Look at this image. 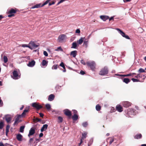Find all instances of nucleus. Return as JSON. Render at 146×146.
Masks as SVG:
<instances>
[{"label": "nucleus", "instance_id": "nucleus-1", "mask_svg": "<svg viewBox=\"0 0 146 146\" xmlns=\"http://www.w3.org/2000/svg\"><path fill=\"white\" fill-rule=\"evenodd\" d=\"M136 111L134 109L131 108L128 110L126 115L127 117H131V115H136Z\"/></svg>", "mask_w": 146, "mask_h": 146}, {"label": "nucleus", "instance_id": "nucleus-2", "mask_svg": "<svg viewBox=\"0 0 146 146\" xmlns=\"http://www.w3.org/2000/svg\"><path fill=\"white\" fill-rule=\"evenodd\" d=\"M86 64L88 66L90 67L92 70H94L95 68L96 64L94 61L88 62Z\"/></svg>", "mask_w": 146, "mask_h": 146}, {"label": "nucleus", "instance_id": "nucleus-3", "mask_svg": "<svg viewBox=\"0 0 146 146\" xmlns=\"http://www.w3.org/2000/svg\"><path fill=\"white\" fill-rule=\"evenodd\" d=\"M108 70L107 67H105L103 68L102 69L100 72L99 74L101 75H104L107 74Z\"/></svg>", "mask_w": 146, "mask_h": 146}, {"label": "nucleus", "instance_id": "nucleus-4", "mask_svg": "<svg viewBox=\"0 0 146 146\" xmlns=\"http://www.w3.org/2000/svg\"><path fill=\"white\" fill-rule=\"evenodd\" d=\"M66 37V35L64 34H62L60 35L59 36L58 38V42H64Z\"/></svg>", "mask_w": 146, "mask_h": 146}, {"label": "nucleus", "instance_id": "nucleus-5", "mask_svg": "<svg viewBox=\"0 0 146 146\" xmlns=\"http://www.w3.org/2000/svg\"><path fill=\"white\" fill-rule=\"evenodd\" d=\"M13 79L17 80L20 78V76L18 75V73L17 71L14 70L13 72Z\"/></svg>", "mask_w": 146, "mask_h": 146}, {"label": "nucleus", "instance_id": "nucleus-6", "mask_svg": "<svg viewBox=\"0 0 146 146\" xmlns=\"http://www.w3.org/2000/svg\"><path fill=\"white\" fill-rule=\"evenodd\" d=\"M32 105L33 107L35 108L38 110L42 108V106L40 105H39L38 103H37L36 102L33 103Z\"/></svg>", "mask_w": 146, "mask_h": 146}, {"label": "nucleus", "instance_id": "nucleus-7", "mask_svg": "<svg viewBox=\"0 0 146 146\" xmlns=\"http://www.w3.org/2000/svg\"><path fill=\"white\" fill-rule=\"evenodd\" d=\"M16 118L15 121L13 124L14 125H15L17 123L19 122V119L22 117H23L21 115H17L15 117Z\"/></svg>", "mask_w": 146, "mask_h": 146}, {"label": "nucleus", "instance_id": "nucleus-8", "mask_svg": "<svg viewBox=\"0 0 146 146\" xmlns=\"http://www.w3.org/2000/svg\"><path fill=\"white\" fill-rule=\"evenodd\" d=\"M16 12V11L14 9H12L8 11V13L10 14L8 15V17H11L14 16L13 13H15Z\"/></svg>", "mask_w": 146, "mask_h": 146}, {"label": "nucleus", "instance_id": "nucleus-9", "mask_svg": "<svg viewBox=\"0 0 146 146\" xmlns=\"http://www.w3.org/2000/svg\"><path fill=\"white\" fill-rule=\"evenodd\" d=\"M64 114L67 116H70L72 115L71 111L68 109H66L64 110Z\"/></svg>", "mask_w": 146, "mask_h": 146}, {"label": "nucleus", "instance_id": "nucleus-10", "mask_svg": "<svg viewBox=\"0 0 146 146\" xmlns=\"http://www.w3.org/2000/svg\"><path fill=\"white\" fill-rule=\"evenodd\" d=\"M5 120L8 123H9L11 120V115H7L5 116Z\"/></svg>", "mask_w": 146, "mask_h": 146}, {"label": "nucleus", "instance_id": "nucleus-11", "mask_svg": "<svg viewBox=\"0 0 146 146\" xmlns=\"http://www.w3.org/2000/svg\"><path fill=\"white\" fill-rule=\"evenodd\" d=\"M123 106L125 108H127L130 106L131 103L125 101L122 103Z\"/></svg>", "mask_w": 146, "mask_h": 146}, {"label": "nucleus", "instance_id": "nucleus-12", "mask_svg": "<svg viewBox=\"0 0 146 146\" xmlns=\"http://www.w3.org/2000/svg\"><path fill=\"white\" fill-rule=\"evenodd\" d=\"M35 130L34 128H31L29 133L28 135V136L30 137V136L33 135L35 133Z\"/></svg>", "mask_w": 146, "mask_h": 146}, {"label": "nucleus", "instance_id": "nucleus-13", "mask_svg": "<svg viewBox=\"0 0 146 146\" xmlns=\"http://www.w3.org/2000/svg\"><path fill=\"white\" fill-rule=\"evenodd\" d=\"M29 44L31 45L33 48V49L36 48L38 46V45H37L35 44V43L33 41H31L29 43Z\"/></svg>", "mask_w": 146, "mask_h": 146}, {"label": "nucleus", "instance_id": "nucleus-14", "mask_svg": "<svg viewBox=\"0 0 146 146\" xmlns=\"http://www.w3.org/2000/svg\"><path fill=\"white\" fill-rule=\"evenodd\" d=\"M35 61L34 60H33L31 62H30L27 64V66L30 67H33L35 65Z\"/></svg>", "mask_w": 146, "mask_h": 146}, {"label": "nucleus", "instance_id": "nucleus-15", "mask_svg": "<svg viewBox=\"0 0 146 146\" xmlns=\"http://www.w3.org/2000/svg\"><path fill=\"white\" fill-rule=\"evenodd\" d=\"M29 111V108L25 109L23 111L22 113L21 114V115L23 117H25L26 115V113L28 112Z\"/></svg>", "mask_w": 146, "mask_h": 146}, {"label": "nucleus", "instance_id": "nucleus-16", "mask_svg": "<svg viewBox=\"0 0 146 146\" xmlns=\"http://www.w3.org/2000/svg\"><path fill=\"white\" fill-rule=\"evenodd\" d=\"M100 18L104 21H105L109 18V17L106 15H101Z\"/></svg>", "mask_w": 146, "mask_h": 146}, {"label": "nucleus", "instance_id": "nucleus-17", "mask_svg": "<svg viewBox=\"0 0 146 146\" xmlns=\"http://www.w3.org/2000/svg\"><path fill=\"white\" fill-rule=\"evenodd\" d=\"M116 108V110L120 112H122L123 110L122 108L120 105H117Z\"/></svg>", "mask_w": 146, "mask_h": 146}, {"label": "nucleus", "instance_id": "nucleus-18", "mask_svg": "<svg viewBox=\"0 0 146 146\" xmlns=\"http://www.w3.org/2000/svg\"><path fill=\"white\" fill-rule=\"evenodd\" d=\"M48 127V125L46 124L44 125L40 129V131L41 132H43L44 131H45L47 129Z\"/></svg>", "mask_w": 146, "mask_h": 146}, {"label": "nucleus", "instance_id": "nucleus-19", "mask_svg": "<svg viewBox=\"0 0 146 146\" xmlns=\"http://www.w3.org/2000/svg\"><path fill=\"white\" fill-rule=\"evenodd\" d=\"M54 96L53 94H51L49 96L48 98V100L49 101H51L54 100Z\"/></svg>", "mask_w": 146, "mask_h": 146}, {"label": "nucleus", "instance_id": "nucleus-20", "mask_svg": "<svg viewBox=\"0 0 146 146\" xmlns=\"http://www.w3.org/2000/svg\"><path fill=\"white\" fill-rule=\"evenodd\" d=\"M77 51L76 50H74L71 52L70 54L73 57H75L77 55Z\"/></svg>", "mask_w": 146, "mask_h": 146}, {"label": "nucleus", "instance_id": "nucleus-21", "mask_svg": "<svg viewBox=\"0 0 146 146\" xmlns=\"http://www.w3.org/2000/svg\"><path fill=\"white\" fill-rule=\"evenodd\" d=\"M142 135L141 134H136L134 136V137L135 139H138L141 138Z\"/></svg>", "mask_w": 146, "mask_h": 146}, {"label": "nucleus", "instance_id": "nucleus-22", "mask_svg": "<svg viewBox=\"0 0 146 146\" xmlns=\"http://www.w3.org/2000/svg\"><path fill=\"white\" fill-rule=\"evenodd\" d=\"M116 29L118 31L119 33H120L123 37H124L125 35V33L120 29Z\"/></svg>", "mask_w": 146, "mask_h": 146}, {"label": "nucleus", "instance_id": "nucleus-23", "mask_svg": "<svg viewBox=\"0 0 146 146\" xmlns=\"http://www.w3.org/2000/svg\"><path fill=\"white\" fill-rule=\"evenodd\" d=\"M22 136L20 134H18L17 136V139L19 141H22Z\"/></svg>", "mask_w": 146, "mask_h": 146}, {"label": "nucleus", "instance_id": "nucleus-24", "mask_svg": "<svg viewBox=\"0 0 146 146\" xmlns=\"http://www.w3.org/2000/svg\"><path fill=\"white\" fill-rule=\"evenodd\" d=\"M41 5L40 4H36L34 6H33L31 8V9H33L35 8H39L40 7H42L41 6Z\"/></svg>", "mask_w": 146, "mask_h": 146}, {"label": "nucleus", "instance_id": "nucleus-25", "mask_svg": "<svg viewBox=\"0 0 146 146\" xmlns=\"http://www.w3.org/2000/svg\"><path fill=\"white\" fill-rule=\"evenodd\" d=\"M72 118L73 121H76L78 118V116L76 114H74L72 116Z\"/></svg>", "mask_w": 146, "mask_h": 146}, {"label": "nucleus", "instance_id": "nucleus-26", "mask_svg": "<svg viewBox=\"0 0 146 146\" xmlns=\"http://www.w3.org/2000/svg\"><path fill=\"white\" fill-rule=\"evenodd\" d=\"M87 134V133L86 132H84L83 133H82V137H81V139H82V140H83L86 138Z\"/></svg>", "mask_w": 146, "mask_h": 146}, {"label": "nucleus", "instance_id": "nucleus-27", "mask_svg": "<svg viewBox=\"0 0 146 146\" xmlns=\"http://www.w3.org/2000/svg\"><path fill=\"white\" fill-rule=\"evenodd\" d=\"M123 82L126 84H127L130 82V80L129 78H124L123 80Z\"/></svg>", "mask_w": 146, "mask_h": 146}, {"label": "nucleus", "instance_id": "nucleus-28", "mask_svg": "<svg viewBox=\"0 0 146 146\" xmlns=\"http://www.w3.org/2000/svg\"><path fill=\"white\" fill-rule=\"evenodd\" d=\"M42 65L44 66H46L48 64V61L46 60H43L42 62Z\"/></svg>", "mask_w": 146, "mask_h": 146}, {"label": "nucleus", "instance_id": "nucleus-29", "mask_svg": "<svg viewBox=\"0 0 146 146\" xmlns=\"http://www.w3.org/2000/svg\"><path fill=\"white\" fill-rule=\"evenodd\" d=\"M84 38H83L81 37L79 40L77 41V42L79 44H81L83 41V39Z\"/></svg>", "mask_w": 146, "mask_h": 146}, {"label": "nucleus", "instance_id": "nucleus-30", "mask_svg": "<svg viewBox=\"0 0 146 146\" xmlns=\"http://www.w3.org/2000/svg\"><path fill=\"white\" fill-rule=\"evenodd\" d=\"M25 126H21L20 129V132L21 133H23L24 129L25 128Z\"/></svg>", "mask_w": 146, "mask_h": 146}, {"label": "nucleus", "instance_id": "nucleus-31", "mask_svg": "<svg viewBox=\"0 0 146 146\" xmlns=\"http://www.w3.org/2000/svg\"><path fill=\"white\" fill-rule=\"evenodd\" d=\"M96 110L99 111L101 110V107L99 104H97L96 106Z\"/></svg>", "mask_w": 146, "mask_h": 146}, {"label": "nucleus", "instance_id": "nucleus-32", "mask_svg": "<svg viewBox=\"0 0 146 146\" xmlns=\"http://www.w3.org/2000/svg\"><path fill=\"white\" fill-rule=\"evenodd\" d=\"M77 46V44L76 42H73L72 43V46L71 48H76Z\"/></svg>", "mask_w": 146, "mask_h": 146}, {"label": "nucleus", "instance_id": "nucleus-33", "mask_svg": "<svg viewBox=\"0 0 146 146\" xmlns=\"http://www.w3.org/2000/svg\"><path fill=\"white\" fill-rule=\"evenodd\" d=\"M34 121L35 122H40L41 121V119L38 118H36L34 119Z\"/></svg>", "mask_w": 146, "mask_h": 146}, {"label": "nucleus", "instance_id": "nucleus-34", "mask_svg": "<svg viewBox=\"0 0 146 146\" xmlns=\"http://www.w3.org/2000/svg\"><path fill=\"white\" fill-rule=\"evenodd\" d=\"M3 60L5 63H6L8 61V58L6 56H4L3 57Z\"/></svg>", "mask_w": 146, "mask_h": 146}, {"label": "nucleus", "instance_id": "nucleus-35", "mask_svg": "<svg viewBox=\"0 0 146 146\" xmlns=\"http://www.w3.org/2000/svg\"><path fill=\"white\" fill-rule=\"evenodd\" d=\"M117 75H119L121 76H132L131 74V73H130L128 74H127L126 75H119V74H117Z\"/></svg>", "mask_w": 146, "mask_h": 146}, {"label": "nucleus", "instance_id": "nucleus-36", "mask_svg": "<svg viewBox=\"0 0 146 146\" xmlns=\"http://www.w3.org/2000/svg\"><path fill=\"white\" fill-rule=\"evenodd\" d=\"M58 122L59 123H61L63 121V118H62L60 117L59 116L58 117Z\"/></svg>", "mask_w": 146, "mask_h": 146}, {"label": "nucleus", "instance_id": "nucleus-37", "mask_svg": "<svg viewBox=\"0 0 146 146\" xmlns=\"http://www.w3.org/2000/svg\"><path fill=\"white\" fill-rule=\"evenodd\" d=\"M45 107L48 110H50L51 108V106L50 104H46L45 106Z\"/></svg>", "mask_w": 146, "mask_h": 146}, {"label": "nucleus", "instance_id": "nucleus-38", "mask_svg": "<svg viewBox=\"0 0 146 146\" xmlns=\"http://www.w3.org/2000/svg\"><path fill=\"white\" fill-rule=\"evenodd\" d=\"M4 127L3 122L2 121L0 122V129H2Z\"/></svg>", "mask_w": 146, "mask_h": 146}, {"label": "nucleus", "instance_id": "nucleus-39", "mask_svg": "<svg viewBox=\"0 0 146 146\" xmlns=\"http://www.w3.org/2000/svg\"><path fill=\"white\" fill-rule=\"evenodd\" d=\"M50 0H47L42 5H41V6L43 7L44 5L47 4L50 1Z\"/></svg>", "mask_w": 146, "mask_h": 146}, {"label": "nucleus", "instance_id": "nucleus-40", "mask_svg": "<svg viewBox=\"0 0 146 146\" xmlns=\"http://www.w3.org/2000/svg\"><path fill=\"white\" fill-rule=\"evenodd\" d=\"M138 72L139 73H141L145 72V71L143 69L141 68L139 69V70L138 71Z\"/></svg>", "mask_w": 146, "mask_h": 146}, {"label": "nucleus", "instance_id": "nucleus-41", "mask_svg": "<svg viewBox=\"0 0 146 146\" xmlns=\"http://www.w3.org/2000/svg\"><path fill=\"white\" fill-rule=\"evenodd\" d=\"M82 125L84 127H86L88 125V123L87 122H85L82 124Z\"/></svg>", "mask_w": 146, "mask_h": 146}, {"label": "nucleus", "instance_id": "nucleus-42", "mask_svg": "<svg viewBox=\"0 0 146 146\" xmlns=\"http://www.w3.org/2000/svg\"><path fill=\"white\" fill-rule=\"evenodd\" d=\"M88 41H84V42L83 45L85 46L86 47H87L88 46Z\"/></svg>", "mask_w": 146, "mask_h": 146}, {"label": "nucleus", "instance_id": "nucleus-43", "mask_svg": "<svg viewBox=\"0 0 146 146\" xmlns=\"http://www.w3.org/2000/svg\"><path fill=\"white\" fill-rule=\"evenodd\" d=\"M131 80L133 82H138L139 81V80L134 78H132Z\"/></svg>", "mask_w": 146, "mask_h": 146}, {"label": "nucleus", "instance_id": "nucleus-44", "mask_svg": "<svg viewBox=\"0 0 146 146\" xmlns=\"http://www.w3.org/2000/svg\"><path fill=\"white\" fill-rule=\"evenodd\" d=\"M57 68H58V65H54L52 67V69L56 70L57 69Z\"/></svg>", "mask_w": 146, "mask_h": 146}, {"label": "nucleus", "instance_id": "nucleus-45", "mask_svg": "<svg viewBox=\"0 0 146 146\" xmlns=\"http://www.w3.org/2000/svg\"><path fill=\"white\" fill-rule=\"evenodd\" d=\"M135 78H142V76L141 75L139 74H137V75L136 76H135L134 77Z\"/></svg>", "mask_w": 146, "mask_h": 146}, {"label": "nucleus", "instance_id": "nucleus-46", "mask_svg": "<svg viewBox=\"0 0 146 146\" xmlns=\"http://www.w3.org/2000/svg\"><path fill=\"white\" fill-rule=\"evenodd\" d=\"M60 66L62 67L63 68H65L64 64L63 62H61L60 64Z\"/></svg>", "mask_w": 146, "mask_h": 146}, {"label": "nucleus", "instance_id": "nucleus-47", "mask_svg": "<svg viewBox=\"0 0 146 146\" xmlns=\"http://www.w3.org/2000/svg\"><path fill=\"white\" fill-rule=\"evenodd\" d=\"M33 139L34 138H31L29 140V143L31 144V143L33 142Z\"/></svg>", "mask_w": 146, "mask_h": 146}, {"label": "nucleus", "instance_id": "nucleus-48", "mask_svg": "<svg viewBox=\"0 0 146 146\" xmlns=\"http://www.w3.org/2000/svg\"><path fill=\"white\" fill-rule=\"evenodd\" d=\"M43 54L46 56H48V54L46 51H44L43 52Z\"/></svg>", "mask_w": 146, "mask_h": 146}, {"label": "nucleus", "instance_id": "nucleus-49", "mask_svg": "<svg viewBox=\"0 0 146 146\" xmlns=\"http://www.w3.org/2000/svg\"><path fill=\"white\" fill-rule=\"evenodd\" d=\"M81 63L84 65H85L86 64V63L83 60H81Z\"/></svg>", "mask_w": 146, "mask_h": 146}, {"label": "nucleus", "instance_id": "nucleus-50", "mask_svg": "<svg viewBox=\"0 0 146 146\" xmlns=\"http://www.w3.org/2000/svg\"><path fill=\"white\" fill-rule=\"evenodd\" d=\"M114 141V139L113 138H112L111 139V140H110L109 142V143L110 145H111L112 142Z\"/></svg>", "mask_w": 146, "mask_h": 146}, {"label": "nucleus", "instance_id": "nucleus-51", "mask_svg": "<svg viewBox=\"0 0 146 146\" xmlns=\"http://www.w3.org/2000/svg\"><path fill=\"white\" fill-rule=\"evenodd\" d=\"M80 73L82 75H83L85 74V72L82 70L80 71Z\"/></svg>", "mask_w": 146, "mask_h": 146}, {"label": "nucleus", "instance_id": "nucleus-52", "mask_svg": "<svg viewBox=\"0 0 146 146\" xmlns=\"http://www.w3.org/2000/svg\"><path fill=\"white\" fill-rule=\"evenodd\" d=\"M58 49L60 50V51H62L63 50L62 49V48L60 46L58 48V49H56V51H57L58 50Z\"/></svg>", "mask_w": 146, "mask_h": 146}, {"label": "nucleus", "instance_id": "nucleus-53", "mask_svg": "<svg viewBox=\"0 0 146 146\" xmlns=\"http://www.w3.org/2000/svg\"><path fill=\"white\" fill-rule=\"evenodd\" d=\"M27 47L29 48L31 50L33 49V48L32 47V46L31 45H29H29H28Z\"/></svg>", "mask_w": 146, "mask_h": 146}, {"label": "nucleus", "instance_id": "nucleus-54", "mask_svg": "<svg viewBox=\"0 0 146 146\" xmlns=\"http://www.w3.org/2000/svg\"><path fill=\"white\" fill-rule=\"evenodd\" d=\"M124 37L126 39H129L130 38L127 35H125V36Z\"/></svg>", "mask_w": 146, "mask_h": 146}, {"label": "nucleus", "instance_id": "nucleus-55", "mask_svg": "<svg viewBox=\"0 0 146 146\" xmlns=\"http://www.w3.org/2000/svg\"><path fill=\"white\" fill-rule=\"evenodd\" d=\"M80 31L79 29H77L76 30V32L77 33H80Z\"/></svg>", "mask_w": 146, "mask_h": 146}, {"label": "nucleus", "instance_id": "nucleus-56", "mask_svg": "<svg viewBox=\"0 0 146 146\" xmlns=\"http://www.w3.org/2000/svg\"><path fill=\"white\" fill-rule=\"evenodd\" d=\"M83 140H82V139H80V143H79L78 144V146H80L82 144V142H83Z\"/></svg>", "mask_w": 146, "mask_h": 146}, {"label": "nucleus", "instance_id": "nucleus-57", "mask_svg": "<svg viewBox=\"0 0 146 146\" xmlns=\"http://www.w3.org/2000/svg\"><path fill=\"white\" fill-rule=\"evenodd\" d=\"M54 3H55L54 2H52L51 3H49L48 5H49V6H50V5H52L54 4Z\"/></svg>", "mask_w": 146, "mask_h": 146}, {"label": "nucleus", "instance_id": "nucleus-58", "mask_svg": "<svg viewBox=\"0 0 146 146\" xmlns=\"http://www.w3.org/2000/svg\"><path fill=\"white\" fill-rule=\"evenodd\" d=\"M72 111H73L74 113V114H76L77 113V111L76 110H73Z\"/></svg>", "mask_w": 146, "mask_h": 146}, {"label": "nucleus", "instance_id": "nucleus-59", "mask_svg": "<svg viewBox=\"0 0 146 146\" xmlns=\"http://www.w3.org/2000/svg\"><path fill=\"white\" fill-rule=\"evenodd\" d=\"M28 45L26 44H23L22 45V46L23 47H27Z\"/></svg>", "mask_w": 146, "mask_h": 146}, {"label": "nucleus", "instance_id": "nucleus-60", "mask_svg": "<svg viewBox=\"0 0 146 146\" xmlns=\"http://www.w3.org/2000/svg\"><path fill=\"white\" fill-rule=\"evenodd\" d=\"M1 100L0 99V107H1L3 106V102H1Z\"/></svg>", "mask_w": 146, "mask_h": 146}, {"label": "nucleus", "instance_id": "nucleus-61", "mask_svg": "<svg viewBox=\"0 0 146 146\" xmlns=\"http://www.w3.org/2000/svg\"><path fill=\"white\" fill-rule=\"evenodd\" d=\"M43 136V133H40L39 135V137H42Z\"/></svg>", "mask_w": 146, "mask_h": 146}, {"label": "nucleus", "instance_id": "nucleus-62", "mask_svg": "<svg viewBox=\"0 0 146 146\" xmlns=\"http://www.w3.org/2000/svg\"><path fill=\"white\" fill-rule=\"evenodd\" d=\"M9 128H10L9 125H8L6 126V129H9Z\"/></svg>", "mask_w": 146, "mask_h": 146}, {"label": "nucleus", "instance_id": "nucleus-63", "mask_svg": "<svg viewBox=\"0 0 146 146\" xmlns=\"http://www.w3.org/2000/svg\"><path fill=\"white\" fill-rule=\"evenodd\" d=\"M40 115V116L41 117H42L43 116H44V114L43 113H39Z\"/></svg>", "mask_w": 146, "mask_h": 146}, {"label": "nucleus", "instance_id": "nucleus-64", "mask_svg": "<svg viewBox=\"0 0 146 146\" xmlns=\"http://www.w3.org/2000/svg\"><path fill=\"white\" fill-rule=\"evenodd\" d=\"M0 146H4L2 142H0Z\"/></svg>", "mask_w": 146, "mask_h": 146}]
</instances>
